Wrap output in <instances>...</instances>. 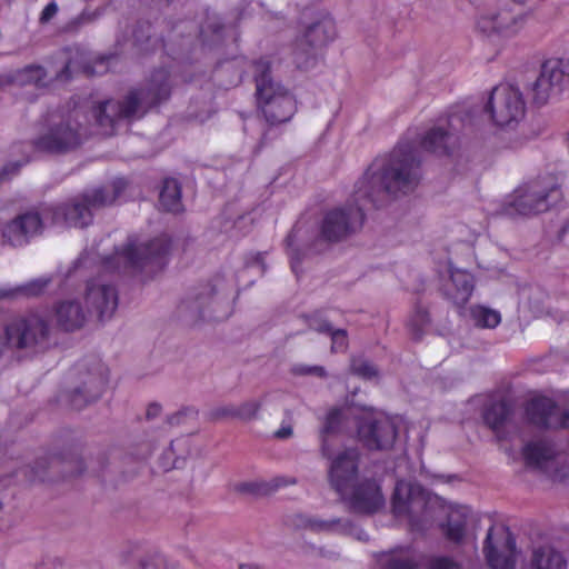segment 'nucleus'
<instances>
[{
    "instance_id": "nucleus-1",
    "label": "nucleus",
    "mask_w": 569,
    "mask_h": 569,
    "mask_svg": "<svg viewBox=\"0 0 569 569\" xmlns=\"http://www.w3.org/2000/svg\"><path fill=\"white\" fill-rule=\"evenodd\" d=\"M453 136L441 127L426 131L419 140H401L389 158L371 164L355 186L353 204L329 210L320 224V239L335 243L361 229L368 204L379 208L389 198L412 192L422 178L419 148L440 156L449 154Z\"/></svg>"
},
{
    "instance_id": "nucleus-2",
    "label": "nucleus",
    "mask_w": 569,
    "mask_h": 569,
    "mask_svg": "<svg viewBox=\"0 0 569 569\" xmlns=\"http://www.w3.org/2000/svg\"><path fill=\"white\" fill-rule=\"evenodd\" d=\"M127 187L124 178H117L109 187L87 189L63 202L32 207L3 226L2 238L12 247H24L31 239L42 234L44 219L54 226L88 227L92 223L93 212L112 204Z\"/></svg>"
},
{
    "instance_id": "nucleus-3",
    "label": "nucleus",
    "mask_w": 569,
    "mask_h": 569,
    "mask_svg": "<svg viewBox=\"0 0 569 569\" xmlns=\"http://www.w3.org/2000/svg\"><path fill=\"white\" fill-rule=\"evenodd\" d=\"M170 94V72L166 68H159L151 73L146 88L129 91L121 101L100 102L93 109V117L100 127L113 128L118 120L131 119L141 107H156L168 100Z\"/></svg>"
},
{
    "instance_id": "nucleus-4",
    "label": "nucleus",
    "mask_w": 569,
    "mask_h": 569,
    "mask_svg": "<svg viewBox=\"0 0 569 569\" xmlns=\"http://www.w3.org/2000/svg\"><path fill=\"white\" fill-rule=\"evenodd\" d=\"M90 136L86 110L73 107L51 118L31 140L34 151L49 156H64L78 150Z\"/></svg>"
},
{
    "instance_id": "nucleus-5",
    "label": "nucleus",
    "mask_w": 569,
    "mask_h": 569,
    "mask_svg": "<svg viewBox=\"0 0 569 569\" xmlns=\"http://www.w3.org/2000/svg\"><path fill=\"white\" fill-rule=\"evenodd\" d=\"M170 247V240L163 236L146 242H140L134 234L129 236L114 254L102 259V268L122 273L153 274L167 266Z\"/></svg>"
},
{
    "instance_id": "nucleus-6",
    "label": "nucleus",
    "mask_w": 569,
    "mask_h": 569,
    "mask_svg": "<svg viewBox=\"0 0 569 569\" xmlns=\"http://www.w3.org/2000/svg\"><path fill=\"white\" fill-rule=\"evenodd\" d=\"M226 279L216 274L189 289L178 307L179 313L191 322L221 320L229 315V292Z\"/></svg>"
},
{
    "instance_id": "nucleus-7",
    "label": "nucleus",
    "mask_w": 569,
    "mask_h": 569,
    "mask_svg": "<svg viewBox=\"0 0 569 569\" xmlns=\"http://www.w3.org/2000/svg\"><path fill=\"white\" fill-rule=\"evenodd\" d=\"M256 93L259 108L270 126H279L292 119L297 112L295 96L271 76L270 63L259 60L254 63Z\"/></svg>"
},
{
    "instance_id": "nucleus-8",
    "label": "nucleus",
    "mask_w": 569,
    "mask_h": 569,
    "mask_svg": "<svg viewBox=\"0 0 569 569\" xmlns=\"http://www.w3.org/2000/svg\"><path fill=\"white\" fill-rule=\"evenodd\" d=\"M80 70L81 66L78 58L71 56L69 51L62 50L56 56L53 76H49V71L43 66L31 63L6 74H0V87L14 84L47 89L54 84L69 83Z\"/></svg>"
},
{
    "instance_id": "nucleus-9",
    "label": "nucleus",
    "mask_w": 569,
    "mask_h": 569,
    "mask_svg": "<svg viewBox=\"0 0 569 569\" xmlns=\"http://www.w3.org/2000/svg\"><path fill=\"white\" fill-rule=\"evenodd\" d=\"M392 512L396 516H408L416 530H425L433 520L436 498L420 485L400 480L396 483L391 499Z\"/></svg>"
},
{
    "instance_id": "nucleus-10",
    "label": "nucleus",
    "mask_w": 569,
    "mask_h": 569,
    "mask_svg": "<svg viewBox=\"0 0 569 569\" xmlns=\"http://www.w3.org/2000/svg\"><path fill=\"white\" fill-rule=\"evenodd\" d=\"M569 90V60L552 58L546 60L539 76L531 84L532 103L541 107L558 99Z\"/></svg>"
},
{
    "instance_id": "nucleus-11",
    "label": "nucleus",
    "mask_w": 569,
    "mask_h": 569,
    "mask_svg": "<svg viewBox=\"0 0 569 569\" xmlns=\"http://www.w3.org/2000/svg\"><path fill=\"white\" fill-rule=\"evenodd\" d=\"M525 101L520 90L511 84L495 87L485 106V112L498 127L517 123L525 116Z\"/></svg>"
},
{
    "instance_id": "nucleus-12",
    "label": "nucleus",
    "mask_w": 569,
    "mask_h": 569,
    "mask_svg": "<svg viewBox=\"0 0 569 569\" xmlns=\"http://www.w3.org/2000/svg\"><path fill=\"white\" fill-rule=\"evenodd\" d=\"M78 383L68 392L67 399L76 410L96 402L102 395L108 378L103 365L96 361L91 368L77 367Z\"/></svg>"
},
{
    "instance_id": "nucleus-13",
    "label": "nucleus",
    "mask_w": 569,
    "mask_h": 569,
    "mask_svg": "<svg viewBox=\"0 0 569 569\" xmlns=\"http://www.w3.org/2000/svg\"><path fill=\"white\" fill-rule=\"evenodd\" d=\"M559 198L560 190L556 184L542 186L539 181H535L519 191L506 211L509 216L537 214L547 211L551 202H556Z\"/></svg>"
},
{
    "instance_id": "nucleus-14",
    "label": "nucleus",
    "mask_w": 569,
    "mask_h": 569,
    "mask_svg": "<svg viewBox=\"0 0 569 569\" xmlns=\"http://www.w3.org/2000/svg\"><path fill=\"white\" fill-rule=\"evenodd\" d=\"M359 441L368 450L383 451L393 447L398 436L395 421L387 416L366 417L357 426Z\"/></svg>"
},
{
    "instance_id": "nucleus-15",
    "label": "nucleus",
    "mask_w": 569,
    "mask_h": 569,
    "mask_svg": "<svg viewBox=\"0 0 569 569\" xmlns=\"http://www.w3.org/2000/svg\"><path fill=\"white\" fill-rule=\"evenodd\" d=\"M48 322L38 316H29L12 320L6 327V338L9 346L26 349L43 346L49 338Z\"/></svg>"
},
{
    "instance_id": "nucleus-16",
    "label": "nucleus",
    "mask_w": 569,
    "mask_h": 569,
    "mask_svg": "<svg viewBox=\"0 0 569 569\" xmlns=\"http://www.w3.org/2000/svg\"><path fill=\"white\" fill-rule=\"evenodd\" d=\"M86 302L99 320L110 319L118 307V291L112 284L100 279H91L87 282Z\"/></svg>"
},
{
    "instance_id": "nucleus-17",
    "label": "nucleus",
    "mask_w": 569,
    "mask_h": 569,
    "mask_svg": "<svg viewBox=\"0 0 569 569\" xmlns=\"http://www.w3.org/2000/svg\"><path fill=\"white\" fill-rule=\"evenodd\" d=\"M359 458L358 449L349 448L332 460L329 469V479L336 491L343 492L357 478Z\"/></svg>"
},
{
    "instance_id": "nucleus-18",
    "label": "nucleus",
    "mask_w": 569,
    "mask_h": 569,
    "mask_svg": "<svg viewBox=\"0 0 569 569\" xmlns=\"http://www.w3.org/2000/svg\"><path fill=\"white\" fill-rule=\"evenodd\" d=\"M385 499L376 480L366 479L355 486L350 506L357 513L371 515L383 506Z\"/></svg>"
},
{
    "instance_id": "nucleus-19",
    "label": "nucleus",
    "mask_w": 569,
    "mask_h": 569,
    "mask_svg": "<svg viewBox=\"0 0 569 569\" xmlns=\"http://www.w3.org/2000/svg\"><path fill=\"white\" fill-rule=\"evenodd\" d=\"M523 23V17L515 14L510 9L502 8L490 16H483L478 20L479 29L485 33H499L503 36L515 34Z\"/></svg>"
},
{
    "instance_id": "nucleus-20",
    "label": "nucleus",
    "mask_w": 569,
    "mask_h": 569,
    "mask_svg": "<svg viewBox=\"0 0 569 569\" xmlns=\"http://www.w3.org/2000/svg\"><path fill=\"white\" fill-rule=\"evenodd\" d=\"M475 289L473 277L462 270L451 271L450 278L442 284L443 297L455 306L462 308L470 299Z\"/></svg>"
},
{
    "instance_id": "nucleus-21",
    "label": "nucleus",
    "mask_w": 569,
    "mask_h": 569,
    "mask_svg": "<svg viewBox=\"0 0 569 569\" xmlns=\"http://www.w3.org/2000/svg\"><path fill=\"white\" fill-rule=\"evenodd\" d=\"M557 411V403L548 397L533 398L526 406V417L528 421L542 429L553 428Z\"/></svg>"
},
{
    "instance_id": "nucleus-22",
    "label": "nucleus",
    "mask_w": 569,
    "mask_h": 569,
    "mask_svg": "<svg viewBox=\"0 0 569 569\" xmlns=\"http://www.w3.org/2000/svg\"><path fill=\"white\" fill-rule=\"evenodd\" d=\"M58 326L64 331H74L84 325L87 313L78 300H64L56 307Z\"/></svg>"
},
{
    "instance_id": "nucleus-23",
    "label": "nucleus",
    "mask_w": 569,
    "mask_h": 569,
    "mask_svg": "<svg viewBox=\"0 0 569 569\" xmlns=\"http://www.w3.org/2000/svg\"><path fill=\"white\" fill-rule=\"evenodd\" d=\"M336 33V24L332 18L323 16L320 20L310 24L301 38L307 41L310 47L320 49L331 42Z\"/></svg>"
},
{
    "instance_id": "nucleus-24",
    "label": "nucleus",
    "mask_w": 569,
    "mask_h": 569,
    "mask_svg": "<svg viewBox=\"0 0 569 569\" xmlns=\"http://www.w3.org/2000/svg\"><path fill=\"white\" fill-rule=\"evenodd\" d=\"M301 523L315 532H332L340 535H352L356 529L355 525L349 519L332 518L330 520H322L316 517L299 516Z\"/></svg>"
},
{
    "instance_id": "nucleus-25",
    "label": "nucleus",
    "mask_w": 569,
    "mask_h": 569,
    "mask_svg": "<svg viewBox=\"0 0 569 569\" xmlns=\"http://www.w3.org/2000/svg\"><path fill=\"white\" fill-rule=\"evenodd\" d=\"M160 208L167 212L179 213L183 211L181 201V183L174 178H166L159 193Z\"/></svg>"
},
{
    "instance_id": "nucleus-26",
    "label": "nucleus",
    "mask_w": 569,
    "mask_h": 569,
    "mask_svg": "<svg viewBox=\"0 0 569 569\" xmlns=\"http://www.w3.org/2000/svg\"><path fill=\"white\" fill-rule=\"evenodd\" d=\"M531 569H567V560L551 547H539L532 551Z\"/></svg>"
},
{
    "instance_id": "nucleus-27",
    "label": "nucleus",
    "mask_w": 569,
    "mask_h": 569,
    "mask_svg": "<svg viewBox=\"0 0 569 569\" xmlns=\"http://www.w3.org/2000/svg\"><path fill=\"white\" fill-rule=\"evenodd\" d=\"M469 510L466 507L452 510L447 519V523L442 525L445 537L455 542L461 543L466 536L467 517Z\"/></svg>"
},
{
    "instance_id": "nucleus-28",
    "label": "nucleus",
    "mask_w": 569,
    "mask_h": 569,
    "mask_svg": "<svg viewBox=\"0 0 569 569\" xmlns=\"http://www.w3.org/2000/svg\"><path fill=\"white\" fill-rule=\"evenodd\" d=\"M522 455L527 466L540 468L555 457V451L550 443L545 440L530 441L523 449Z\"/></svg>"
},
{
    "instance_id": "nucleus-29",
    "label": "nucleus",
    "mask_w": 569,
    "mask_h": 569,
    "mask_svg": "<svg viewBox=\"0 0 569 569\" xmlns=\"http://www.w3.org/2000/svg\"><path fill=\"white\" fill-rule=\"evenodd\" d=\"M512 415L511 406L505 401H495L486 407L483 411L485 423L493 431H499Z\"/></svg>"
},
{
    "instance_id": "nucleus-30",
    "label": "nucleus",
    "mask_w": 569,
    "mask_h": 569,
    "mask_svg": "<svg viewBox=\"0 0 569 569\" xmlns=\"http://www.w3.org/2000/svg\"><path fill=\"white\" fill-rule=\"evenodd\" d=\"M492 531L493 527H490L483 541V553L488 566L492 569H513V558L511 556L501 555L493 546Z\"/></svg>"
},
{
    "instance_id": "nucleus-31",
    "label": "nucleus",
    "mask_w": 569,
    "mask_h": 569,
    "mask_svg": "<svg viewBox=\"0 0 569 569\" xmlns=\"http://www.w3.org/2000/svg\"><path fill=\"white\" fill-rule=\"evenodd\" d=\"M317 50V48L310 47L302 38L297 39L292 51L296 67L303 71L313 69L318 61Z\"/></svg>"
},
{
    "instance_id": "nucleus-32",
    "label": "nucleus",
    "mask_w": 569,
    "mask_h": 569,
    "mask_svg": "<svg viewBox=\"0 0 569 569\" xmlns=\"http://www.w3.org/2000/svg\"><path fill=\"white\" fill-rule=\"evenodd\" d=\"M342 423V413L339 409H331L323 421V426L320 430V440H321V452L326 458H330V448L328 445V437L337 435L340 430Z\"/></svg>"
},
{
    "instance_id": "nucleus-33",
    "label": "nucleus",
    "mask_w": 569,
    "mask_h": 569,
    "mask_svg": "<svg viewBox=\"0 0 569 569\" xmlns=\"http://www.w3.org/2000/svg\"><path fill=\"white\" fill-rule=\"evenodd\" d=\"M50 282V278L33 279L24 284L16 287L14 289L0 290V298H10L16 296H23L27 298L38 297L44 292Z\"/></svg>"
},
{
    "instance_id": "nucleus-34",
    "label": "nucleus",
    "mask_w": 569,
    "mask_h": 569,
    "mask_svg": "<svg viewBox=\"0 0 569 569\" xmlns=\"http://www.w3.org/2000/svg\"><path fill=\"white\" fill-rule=\"evenodd\" d=\"M152 26L148 21L138 22L133 30V44L142 52L153 50L161 41L153 37L151 32Z\"/></svg>"
},
{
    "instance_id": "nucleus-35",
    "label": "nucleus",
    "mask_w": 569,
    "mask_h": 569,
    "mask_svg": "<svg viewBox=\"0 0 569 569\" xmlns=\"http://www.w3.org/2000/svg\"><path fill=\"white\" fill-rule=\"evenodd\" d=\"M431 322L430 315L421 305H416L412 315L408 320V329L412 339L420 340Z\"/></svg>"
},
{
    "instance_id": "nucleus-36",
    "label": "nucleus",
    "mask_w": 569,
    "mask_h": 569,
    "mask_svg": "<svg viewBox=\"0 0 569 569\" xmlns=\"http://www.w3.org/2000/svg\"><path fill=\"white\" fill-rule=\"evenodd\" d=\"M380 569H420V565L409 552L391 551L386 555Z\"/></svg>"
},
{
    "instance_id": "nucleus-37",
    "label": "nucleus",
    "mask_w": 569,
    "mask_h": 569,
    "mask_svg": "<svg viewBox=\"0 0 569 569\" xmlns=\"http://www.w3.org/2000/svg\"><path fill=\"white\" fill-rule=\"evenodd\" d=\"M471 316L475 325L480 328H496L501 321L498 311L485 307L472 308Z\"/></svg>"
},
{
    "instance_id": "nucleus-38",
    "label": "nucleus",
    "mask_w": 569,
    "mask_h": 569,
    "mask_svg": "<svg viewBox=\"0 0 569 569\" xmlns=\"http://www.w3.org/2000/svg\"><path fill=\"white\" fill-rule=\"evenodd\" d=\"M262 400H247L237 406L238 420L251 421L258 418Z\"/></svg>"
},
{
    "instance_id": "nucleus-39",
    "label": "nucleus",
    "mask_w": 569,
    "mask_h": 569,
    "mask_svg": "<svg viewBox=\"0 0 569 569\" xmlns=\"http://www.w3.org/2000/svg\"><path fill=\"white\" fill-rule=\"evenodd\" d=\"M309 329L318 332L328 335L332 329L330 321L322 316L321 312H313L311 315L303 316Z\"/></svg>"
},
{
    "instance_id": "nucleus-40",
    "label": "nucleus",
    "mask_w": 569,
    "mask_h": 569,
    "mask_svg": "<svg viewBox=\"0 0 569 569\" xmlns=\"http://www.w3.org/2000/svg\"><path fill=\"white\" fill-rule=\"evenodd\" d=\"M351 371L353 375L363 379H372L378 376L377 368L365 359H353L351 362Z\"/></svg>"
},
{
    "instance_id": "nucleus-41",
    "label": "nucleus",
    "mask_w": 569,
    "mask_h": 569,
    "mask_svg": "<svg viewBox=\"0 0 569 569\" xmlns=\"http://www.w3.org/2000/svg\"><path fill=\"white\" fill-rule=\"evenodd\" d=\"M328 336L331 338V352H345L348 349V333L345 329L332 327Z\"/></svg>"
},
{
    "instance_id": "nucleus-42",
    "label": "nucleus",
    "mask_w": 569,
    "mask_h": 569,
    "mask_svg": "<svg viewBox=\"0 0 569 569\" xmlns=\"http://www.w3.org/2000/svg\"><path fill=\"white\" fill-rule=\"evenodd\" d=\"M291 373L295 376H316L318 378H326L327 370L322 366H309L298 363L292 366Z\"/></svg>"
},
{
    "instance_id": "nucleus-43",
    "label": "nucleus",
    "mask_w": 569,
    "mask_h": 569,
    "mask_svg": "<svg viewBox=\"0 0 569 569\" xmlns=\"http://www.w3.org/2000/svg\"><path fill=\"white\" fill-rule=\"evenodd\" d=\"M61 463L69 476H80L86 469L84 462L78 453H71Z\"/></svg>"
},
{
    "instance_id": "nucleus-44",
    "label": "nucleus",
    "mask_w": 569,
    "mask_h": 569,
    "mask_svg": "<svg viewBox=\"0 0 569 569\" xmlns=\"http://www.w3.org/2000/svg\"><path fill=\"white\" fill-rule=\"evenodd\" d=\"M429 569H462L460 562L448 556H436L429 559Z\"/></svg>"
},
{
    "instance_id": "nucleus-45",
    "label": "nucleus",
    "mask_w": 569,
    "mask_h": 569,
    "mask_svg": "<svg viewBox=\"0 0 569 569\" xmlns=\"http://www.w3.org/2000/svg\"><path fill=\"white\" fill-rule=\"evenodd\" d=\"M211 419L219 420L224 418L238 419L237 405H226L217 407L210 412Z\"/></svg>"
},
{
    "instance_id": "nucleus-46",
    "label": "nucleus",
    "mask_w": 569,
    "mask_h": 569,
    "mask_svg": "<svg viewBox=\"0 0 569 569\" xmlns=\"http://www.w3.org/2000/svg\"><path fill=\"white\" fill-rule=\"evenodd\" d=\"M198 415V411L192 407H186L174 412L173 415L167 418V422L170 426H179L183 422L186 417L194 418Z\"/></svg>"
},
{
    "instance_id": "nucleus-47",
    "label": "nucleus",
    "mask_w": 569,
    "mask_h": 569,
    "mask_svg": "<svg viewBox=\"0 0 569 569\" xmlns=\"http://www.w3.org/2000/svg\"><path fill=\"white\" fill-rule=\"evenodd\" d=\"M23 166L21 161H13L6 163L0 169V184L7 180H10L12 177L17 176Z\"/></svg>"
},
{
    "instance_id": "nucleus-48",
    "label": "nucleus",
    "mask_w": 569,
    "mask_h": 569,
    "mask_svg": "<svg viewBox=\"0 0 569 569\" xmlns=\"http://www.w3.org/2000/svg\"><path fill=\"white\" fill-rule=\"evenodd\" d=\"M222 29H223V24L219 21V20H213V21H210L206 24V27H202L200 29V36L203 38V42H206V33L208 31H211L212 34L214 36L216 40H220L221 39V32H222Z\"/></svg>"
},
{
    "instance_id": "nucleus-49",
    "label": "nucleus",
    "mask_w": 569,
    "mask_h": 569,
    "mask_svg": "<svg viewBox=\"0 0 569 569\" xmlns=\"http://www.w3.org/2000/svg\"><path fill=\"white\" fill-rule=\"evenodd\" d=\"M568 429L569 430V408L562 412L557 411V416L553 420V429Z\"/></svg>"
},
{
    "instance_id": "nucleus-50",
    "label": "nucleus",
    "mask_w": 569,
    "mask_h": 569,
    "mask_svg": "<svg viewBox=\"0 0 569 569\" xmlns=\"http://www.w3.org/2000/svg\"><path fill=\"white\" fill-rule=\"evenodd\" d=\"M58 12V6L56 2H49L42 10L40 14V22L47 23L49 22Z\"/></svg>"
},
{
    "instance_id": "nucleus-51",
    "label": "nucleus",
    "mask_w": 569,
    "mask_h": 569,
    "mask_svg": "<svg viewBox=\"0 0 569 569\" xmlns=\"http://www.w3.org/2000/svg\"><path fill=\"white\" fill-rule=\"evenodd\" d=\"M293 435L292 427L290 425H282L276 432L277 439H288Z\"/></svg>"
},
{
    "instance_id": "nucleus-52",
    "label": "nucleus",
    "mask_w": 569,
    "mask_h": 569,
    "mask_svg": "<svg viewBox=\"0 0 569 569\" xmlns=\"http://www.w3.org/2000/svg\"><path fill=\"white\" fill-rule=\"evenodd\" d=\"M160 412H161V406L159 403H151V405H149L147 412H146L147 419H153V418L158 417L160 415Z\"/></svg>"
},
{
    "instance_id": "nucleus-53",
    "label": "nucleus",
    "mask_w": 569,
    "mask_h": 569,
    "mask_svg": "<svg viewBox=\"0 0 569 569\" xmlns=\"http://www.w3.org/2000/svg\"><path fill=\"white\" fill-rule=\"evenodd\" d=\"M296 483V479H290V480H287L284 478H276L274 479V483H273V488L274 489H278L280 487H284V486H288V485H295Z\"/></svg>"
},
{
    "instance_id": "nucleus-54",
    "label": "nucleus",
    "mask_w": 569,
    "mask_h": 569,
    "mask_svg": "<svg viewBox=\"0 0 569 569\" xmlns=\"http://www.w3.org/2000/svg\"><path fill=\"white\" fill-rule=\"evenodd\" d=\"M263 253L261 252H258L256 256H254V261L261 266V269H262V272H264L266 270V264H264V261H263Z\"/></svg>"
},
{
    "instance_id": "nucleus-55",
    "label": "nucleus",
    "mask_w": 569,
    "mask_h": 569,
    "mask_svg": "<svg viewBox=\"0 0 569 569\" xmlns=\"http://www.w3.org/2000/svg\"><path fill=\"white\" fill-rule=\"evenodd\" d=\"M300 263V258L298 256L291 257V268L295 273H298V264Z\"/></svg>"
},
{
    "instance_id": "nucleus-56",
    "label": "nucleus",
    "mask_w": 569,
    "mask_h": 569,
    "mask_svg": "<svg viewBox=\"0 0 569 569\" xmlns=\"http://www.w3.org/2000/svg\"><path fill=\"white\" fill-rule=\"evenodd\" d=\"M295 238H296V230H295V229H292V230L289 232V234L287 236V238H286V242H287V244H288L289 247H291V246L293 244V242H295Z\"/></svg>"
},
{
    "instance_id": "nucleus-57",
    "label": "nucleus",
    "mask_w": 569,
    "mask_h": 569,
    "mask_svg": "<svg viewBox=\"0 0 569 569\" xmlns=\"http://www.w3.org/2000/svg\"><path fill=\"white\" fill-rule=\"evenodd\" d=\"M267 140H268V131H264L260 138L259 148H261L263 144H266Z\"/></svg>"
},
{
    "instance_id": "nucleus-58",
    "label": "nucleus",
    "mask_w": 569,
    "mask_h": 569,
    "mask_svg": "<svg viewBox=\"0 0 569 569\" xmlns=\"http://www.w3.org/2000/svg\"><path fill=\"white\" fill-rule=\"evenodd\" d=\"M239 569H262L258 565H240Z\"/></svg>"
},
{
    "instance_id": "nucleus-59",
    "label": "nucleus",
    "mask_w": 569,
    "mask_h": 569,
    "mask_svg": "<svg viewBox=\"0 0 569 569\" xmlns=\"http://www.w3.org/2000/svg\"><path fill=\"white\" fill-rule=\"evenodd\" d=\"M507 542L510 548H515L516 542H515V539L510 535L508 536Z\"/></svg>"
},
{
    "instance_id": "nucleus-60",
    "label": "nucleus",
    "mask_w": 569,
    "mask_h": 569,
    "mask_svg": "<svg viewBox=\"0 0 569 569\" xmlns=\"http://www.w3.org/2000/svg\"><path fill=\"white\" fill-rule=\"evenodd\" d=\"M84 263V257H80L77 261V267Z\"/></svg>"
},
{
    "instance_id": "nucleus-61",
    "label": "nucleus",
    "mask_w": 569,
    "mask_h": 569,
    "mask_svg": "<svg viewBox=\"0 0 569 569\" xmlns=\"http://www.w3.org/2000/svg\"><path fill=\"white\" fill-rule=\"evenodd\" d=\"M83 71H84L86 73H91V70H90V68H89V67H83Z\"/></svg>"
},
{
    "instance_id": "nucleus-62",
    "label": "nucleus",
    "mask_w": 569,
    "mask_h": 569,
    "mask_svg": "<svg viewBox=\"0 0 569 569\" xmlns=\"http://www.w3.org/2000/svg\"><path fill=\"white\" fill-rule=\"evenodd\" d=\"M242 488L246 489V490H251V485H243Z\"/></svg>"
},
{
    "instance_id": "nucleus-63",
    "label": "nucleus",
    "mask_w": 569,
    "mask_h": 569,
    "mask_svg": "<svg viewBox=\"0 0 569 569\" xmlns=\"http://www.w3.org/2000/svg\"><path fill=\"white\" fill-rule=\"evenodd\" d=\"M167 1L169 2L170 0H167Z\"/></svg>"
}]
</instances>
